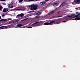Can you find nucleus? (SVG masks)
Masks as SVG:
<instances>
[{
  "label": "nucleus",
  "instance_id": "1",
  "mask_svg": "<svg viewBox=\"0 0 80 80\" xmlns=\"http://www.w3.org/2000/svg\"><path fill=\"white\" fill-rule=\"evenodd\" d=\"M76 15L73 14H72L68 16V18H74V20H80V13L78 12H76Z\"/></svg>",
  "mask_w": 80,
  "mask_h": 80
},
{
  "label": "nucleus",
  "instance_id": "2",
  "mask_svg": "<svg viewBox=\"0 0 80 80\" xmlns=\"http://www.w3.org/2000/svg\"><path fill=\"white\" fill-rule=\"evenodd\" d=\"M40 7V5H37V4H32L30 5L29 6V8H30V10H37V9H38V8Z\"/></svg>",
  "mask_w": 80,
  "mask_h": 80
},
{
  "label": "nucleus",
  "instance_id": "3",
  "mask_svg": "<svg viewBox=\"0 0 80 80\" xmlns=\"http://www.w3.org/2000/svg\"><path fill=\"white\" fill-rule=\"evenodd\" d=\"M55 21H52L50 22V23L48 22H45L44 23V25H49V24H50V25H52L53 24V23L55 22Z\"/></svg>",
  "mask_w": 80,
  "mask_h": 80
},
{
  "label": "nucleus",
  "instance_id": "4",
  "mask_svg": "<svg viewBox=\"0 0 80 80\" xmlns=\"http://www.w3.org/2000/svg\"><path fill=\"white\" fill-rule=\"evenodd\" d=\"M74 2L76 4H79L80 3V0H74Z\"/></svg>",
  "mask_w": 80,
  "mask_h": 80
},
{
  "label": "nucleus",
  "instance_id": "5",
  "mask_svg": "<svg viewBox=\"0 0 80 80\" xmlns=\"http://www.w3.org/2000/svg\"><path fill=\"white\" fill-rule=\"evenodd\" d=\"M8 6V7H9L10 8H13V6L11 4H9Z\"/></svg>",
  "mask_w": 80,
  "mask_h": 80
},
{
  "label": "nucleus",
  "instance_id": "6",
  "mask_svg": "<svg viewBox=\"0 0 80 80\" xmlns=\"http://www.w3.org/2000/svg\"><path fill=\"white\" fill-rule=\"evenodd\" d=\"M8 11V9L7 8H5L3 9V10L2 11L3 12H7V11Z\"/></svg>",
  "mask_w": 80,
  "mask_h": 80
},
{
  "label": "nucleus",
  "instance_id": "7",
  "mask_svg": "<svg viewBox=\"0 0 80 80\" xmlns=\"http://www.w3.org/2000/svg\"><path fill=\"white\" fill-rule=\"evenodd\" d=\"M58 5V3H54V4L53 5V7H57Z\"/></svg>",
  "mask_w": 80,
  "mask_h": 80
},
{
  "label": "nucleus",
  "instance_id": "8",
  "mask_svg": "<svg viewBox=\"0 0 80 80\" xmlns=\"http://www.w3.org/2000/svg\"><path fill=\"white\" fill-rule=\"evenodd\" d=\"M18 22V20H17L16 21H14L12 22H10V24H12V23H15V22Z\"/></svg>",
  "mask_w": 80,
  "mask_h": 80
},
{
  "label": "nucleus",
  "instance_id": "9",
  "mask_svg": "<svg viewBox=\"0 0 80 80\" xmlns=\"http://www.w3.org/2000/svg\"><path fill=\"white\" fill-rule=\"evenodd\" d=\"M36 23H37V22H36L35 23H34V24H32V26L33 27H36V26H37V24H36Z\"/></svg>",
  "mask_w": 80,
  "mask_h": 80
},
{
  "label": "nucleus",
  "instance_id": "10",
  "mask_svg": "<svg viewBox=\"0 0 80 80\" xmlns=\"http://www.w3.org/2000/svg\"><path fill=\"white\" fill-rule=\"evenodd\" d=\"M40 5H44L45 4V2H42L40 3Z\"/></svg>",
  "mask_w": 80,
  "mask_h": 80
},
{
  "label": "nucleus",
  "instance_id": "11",
  "mask_svg": "<svg viewBox=\"0 0 80 80\" xmlns=\"http://www.w3.org/2000/svg\"><path fill=\"white\" fill-rule=\"evenodd\" d=\"M54 13V11H52L50 12L49 13H48V15H50L52 14V13Z\"/></svg>",
  "mask_w": 80,
  "mask_h": 80
},
{
  "label": "nucleus",
  "instance_id": "12",
  "mask_svg": "<svg viewBox=\"0 0 80 80\" xmlns=\"http://www.w3.org/2000/svg\"><path fill=\"white\" fill-rule=\"evenodd\" d=\"M3 7H2V6L0 5V12L2 10V9H3Z\"/></svg>",
  "mask_w": 80,
  "mask_h": 80
},
{
  "label": "nucleus",
  "instance_id": "13",
  "mask_svg": "<svg viewBox=\"0 0 80 80\" xmlns=\"http://www.w3.org/2000/svg\"><path fill=\"white\" fill-rule=\"evenodd\" d=\"M24 16V14L23 13H21L20 14V17H22L23 16Z\"/></svg>",
  "mask_w": 80,
  "mask_h": 80
},
{
  "label": "nucleus",
  "instance_id": "14",
  "mask_svg": "<svg viewBox=\"0 0 80 80\" xmlns=\"http://www.w3.org/2000/svg\"><path fill=\"white\" fill-rule=\"evenodd\" d=\"M65 5L64 3H62L60 5L59 7H62V6H63Z\"/></svg>",
  "mask_w": 80,
  "mask_h": 80
},
{
  "label": "nucleus",
  "instance_id": "15",
  "mask_svg": "<svg viewBox=\"0 0 80 80\" xmlns=\"http://www.w3.org/2000/svg\"><path fill=\"white\" fill-rule=\"evenodd\" d=\"M40 16H39V15L35 17V18H40Z\"/></svg>",
  "mask_w": 80,
  "mask_h": 80
},
{
  "label": "nucleus",
  "instance_id": "16",
  "mask_svg": "<svg viewBox=\"0 0 80 80\" xmlns=\"http://www.w3.org/2000/svg\"><path fill=\"white\" fill-rule=\"evenodd\" d=\"M41 14H42V12H39L37 13L36 15H40Z\"/></svg>",
  "mask_w": 80,
  "mask_h": 80
},
{
  "label": "nucleus",
  "instance_id": "17",
  "mask_svg": "<svg viewBox=\"0 0 80 80\" xmlns=\"http://www.w3.org/2000/svg\"><path fill=\"white\" fill-rule=\"evenodd\" d=\"M17 26L18 27H22V25L20 24H18L17 25Z\"/></svg>",
  "mask_w": 80,
  "mask_h": 80
},
{
  "label": "nucleus",
  "instance_id": "18",
  "mask_svg": "<svg viewBox=\"0 0 80 80\" xmlns=\"http://www.w3.org/2000/svg\"><path fill=\"white\" fill-rule=\"evenodd\" d=\"M28 19V18H26L25 19H24L23 20H22V21H23L24 20H26Z\"/></svg>",
  "mask_w": 80,
  "mask_h": 80
},
{
  "label": "nucleus",
  "instance_id": "19",
  "mask_svg": "<svg viewBox=\"0 0 80 80\" xmlns=\"http://www.w3.org/2000/svg\"><path fill=\"white\" fill-rule=\"evenodd\" d=\"M5 19H2L0 20V22H1V21H5Z\"/></svg>",
  "mask_w": 80,
  "mask_h": 80
},
{
  "label": "nucleus",
  "instance_id": "20",
  "mask_svg": "<svg viewBox=\"0 0 80 80\" xmlns=\"http://www.w3.org/2000/svg\"><path fill=\"white\" fill-rule=\"evenodd\" d=\"M32 28V27H28V28Z\"/></svg>",
  "mask_w": 80,
  "mask_h": 80
},
{
  "label": "nucleus",
  "instance_id": "21",
  "mask_svg": "<svg viewBox=\"0 0 80 80\" xmlns=\"http://www.w3.org/2000/svg\"><path fill=\"white\" fill-rule=\"evenodd\" d=\"M2 17H5V15L2 14Z\"/></svg>",
  "mask_w": 80,
  "mask_h": 80
},
{
  "label": "nucleus",
  "instance_id": "22",
  "mask_svg": "<svg viewBox=\"0 0 80 80\" xmlns=\"http://www.w3.org/2000/svg\"><path fill=\"white\" fill-rule=\"evenodd\" d=\"M67 22V21H62V22Z\"/></svg>",
  "mask_w": 80,
  "mask_h": 80
},
{
  "label": "nucleus",
  "instance_id": "23",
  "mask_svg": "<svg viewBox=\"0 0 80 80\" xmlns=\"http://www.w3.org/2000/svg\"><path fill=\"white\" fill-rule=\"evenodd\" d=\"M60 23V22H56L55 23H57V24H58V23Z\"/></svg>",
  "mask_w": 80,
  "mask_h": 80
},
{
  "label": "nucleus",
  "instance_id": "24",
  "mask_svg": "<svg viewBox=\"0 0 80 80\" xmlns=\"http://www.w3.org/2000/svg\"><path fill=\"white\" fill-rule=\"evenodd\" d=\"M33 1V0H29V1L28 2H32Z\"/></svg>",
  "mask_w": 80,
  "mask_h": 80
},
{
  "label": "nucleus",
  "instance_id": "25",
  "mask_svg": "<svg viewBox=\"0 0 80 80\" xmlns=\"http://www.w3.org/2000/svg\"><path fill=\"white\" fill-rule=\"evenodd\" d=\"M26 27H26V26H24V27H22V28H26Z\"/></svg>",
  "mask_w": 80,
  "mask_h": 80
},
{
  "label": "nucleus",
  "instance_id": "26",
  "mask_svg": "<svg viewBox=\"0 0 80 80\" xmlns=\"http://www.w3.org/2000/svg\"><path fill=\"white\" fill-rule=\"evenodd\" d=\"M19 16H20V14H19V15H17V17H19Z\"/></svg>",
  "mask_w": 80,
  "mask_h": 80
},
{
  "label": "nucleus",
  "instance_id": "27",
  "mask_svg": "<svg viewBox=\"0 0 80 80\" xmlns=\"http://www.w3.org/2000/svg\"><path fill=\"white\" fill-rule=\"evenodd\" d=\"M46 2H48L49 0H45Z\"/></svg>",
  "mask_w": 80,
  "mask_h": 80
},
{
  "label": "nucleus",
  "instance_id": "28",
  "mask_svg": "<svg viewBox=\"0 0 80 80\" xmlns=\"http://www.w3.org/2000/svg\"><path fill=\"white\" fill-rule=\"evenodd\" d=\"M8 20H12V19L9 18L8 19Z\"/></svg>",
  "mask_w": 80,
  "mask_h": 80
},
{
  "label": "nucleus",
  "instance_id": "29",
  "mask_svg": "<svg viewBox=\"0 0 80 80\" xmlns=\"http://www.w3.org/2000/svg\"><path fill=\"white\" fill-rule=\"evenodd\" d=\"M6 0H1V1H5Z\"/></svg>",
  "mask_w": 80,
  "mask_h": 80
},
{
  "label": "nucleus",
  "instance_id": "30",
  "mask_svg": "<svg viewBox=\"0 0 80 80\" xmlns=\"http://www.w3.org/2000/svg\"><path fill=\"white\" fill-rule=\"evenodd\" d=\"M60 13V12H58L57 13Z\"/></svg>",
  "mask_w": 80,
  "mask_h": 80
},
{
  "label": "nucleus",
  "instance_id": "31",
  "mask_svg": "<svg viewBox=\"0 0 80 80\" xmlns=\"http://www.w3.org/2000/svg\"><path fill=\"white\" fill-rule=\"evenodd\" d=\"M0 19H1V16H0Z\"/></svg>",
  "mask_w": 80,
  "mask_h": 80
},
{
  "label": "nucleus",
  "instance_id": "32",
  "mask_svg": "<svg viewBox=\"0 0 80 80\" xmlns=\"http://www.w3.org/2000/svg\"><path fill=\"white\" fill-rule=\"evenodd\" d=\"M78 8H75V9H77Z\"/></svg>",
  "mask_w": 80,
  "mask_h": 80
},
{
  "label": "nucleus",
  "instance_id": "33",
  "mask_svg": "<svg viewBox=\"0 0 80 80\" xmlns=\"http://www.w3.org/2000/svg\"><path fill=\"white\" fill-rule=\"evenodd\" d=\"M30 12H29V13H30Z\"/></svg>",
  "mask_w": 80,
  "mask_h": 80
},
{
  "label": "nucleus",
  "instance_id": "34",
  "mask_svg": "<svg viewBox=\"0 0 80 80\" xmlns=\"http://www.w3.org/2000/svg\"><path fill=\"white\" fill-rule=\"evenodd\" d=\"M57 20L58 21V19H57Z\"/></svg>",
  "mask_w": 80,
  "mask_h": 80
},
{
  "label": "nucleus",
  "instance_id": "35",
  "mask_svg": "<svg viewBox=\"0 0 80 80\" xmlns=\"http://www.w3.org/2000/svg\"><path fill=\"white\" fill-rule=\"evenodd\" d=\"M6 28H7V27H6Z\"/></svg>",
  "mask_w": 80,
  "mask_h": 80
},
{
  "label": "nucleus",
  "instance_id": "36",
  "mask_svg": "<svg viewBox=\"0 0 80 80\" xmlns=\"http://www.w3.org/2000/svg\"><path fill=\"white\" fill-rule=\"evenodd\" d=\"M36 1H37L38 0H36Z\"/></svg>",
  "mask_w": 80,
  "mask_h": 80
},
{
  "label": "nucleus",
  "instance_id": "37",
  "mask_svg": "<svg viewBox=\"0 0 80 80\" xmlns=\"http://www.w3.org/2000/svg\"><path fill=\"white\" fill-rule=\"evenodd\" d=\"M1 1V0H0V1Z\"/></svg>",
  "mask_w": 80,
  "mask_h": 80
}]
</instances>
